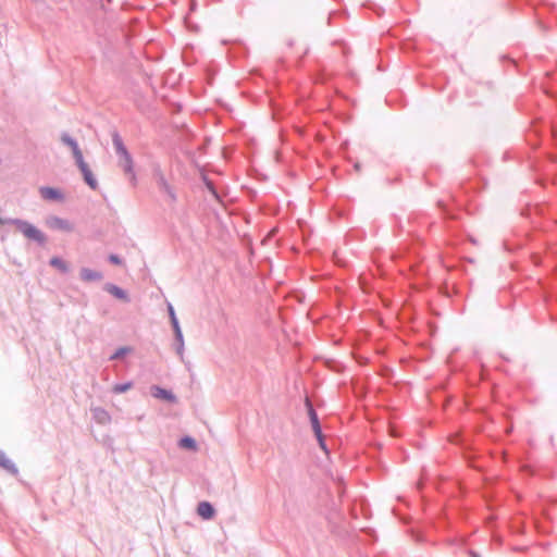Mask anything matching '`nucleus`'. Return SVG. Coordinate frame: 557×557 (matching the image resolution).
I'll use <instances>...</instances> for the list:
<instances>
[{
  "label": "nucleus",
  "mask_w": 557,
  "mask_h": 557,
  "mask_svg": "<svg viewBox=\"0 0 557 557\" xmlns=\"http://www.w3.org/2000/svg\"><path fill=\"white\" fill-rule=\"evenodd\" d=\"M61 140L71 148L75 162L83 174L85 183L91 189L96 190L98 188V182L95 178L89 165L86 163L77 141L70 137L67 134H63L61 136Z\"/></svg>",
  "instance_id": "f257e3e1"
},
{
  "label": "nucleus",
  "mask_w": 557,
  "mask_h": 557,
  "mask_svg": "<svg viewBox=\"0 0 557 557\" xmlns=\"http://www.w3.org/2000/svg\"><path fill=\"white\" fill-rule=\"evenodd\" d=\"M8 223L15 226L16 231L21 232L26 238L35 240L40 245H44L47 240L45 234L34 226L33 224L23 220H9Z\"/></svg>",
  "instance_id": "f03ea898"
},
{
  "label": "nucleus",
  "mask_w": 557,
  "mask_h": 557,
  "mask_svg": "<svg viewBox=\"0 0 557 557\" xmlns=\"http://www.w3.org/2000/svg\"><path fill=\"white\" fill-rule=\"evenodd\" d=\"M114 146L119 154V163L122 166L124 173L129 176L132 181H135V174L133 171V160L127 152L125 146L120 138H114Z\"/></svg>",
  "instance_id": "7ed1b4c3"
},
{
  "label": "nucleus",
  "mask_w": 557,
  "mask_h": 557,
  "mask_svg": "<svg viewBox=\"0 0 557 557\" xmlns=\"http://www.w3.org/2000/svg\"><path fill=\"white\" fill-rule=\"evenodd\" d=\"M47 225L50 228L60 230L64 232L72 231V225L69 221L58 218V216H51L47 220Z\"/></svg>",
  "instance_id": "20e7f679"
},
{
  "label": "nucleus",
  "mask_w": 557,
  "mask_h": 557,
  "mask_svg": "<svg viewBox=\"0 0 557 557\" xmlns=\"http://www.w3.org/2000/svg\"><path fill=\"white\" fill-rule=\"evenodd\" d=\"M197 513L202 518V519H211L213 516H214V508L212 507V505L208 502H201L199 503L198 507H197Z\"/></svg>",
  "instance_id": "39448f33"
},
{
  "label": "nucleus",
  "mask_w": 557,
  "mask_h": 557,
  "mask_svg": "<svg viewBox=\"0 0 557 557\" xmlns=\"http://www.w3.org/2000/svg\"><path fill=\"white\" fill-rule=\"evenodd\" d=\"M151 391H152V395L156 398H161V399H164V400H168L171 403H174L176 400L175 396L171 392H169L164 388H161L159 386H153Z\"/></svg>",
  "instance_id": "423d86ee"
},
{
  "label": "nucleus",
  "mask_w": 557,
  "mask_h": 557,
  "mask_svg": "<svg viewBox=\"0 0 557 557\" xmlns=\"http://www.w3.org/2000/svg\"><path fill=\"white\" fill-rule=\"evenodd\" d=\"M106 289H107V292H109L111 295H113L117 299H121V300H124V301L128 300L127 294L122 288H120L116 285L108 284L106 286Z\"/></svg>",
  "instance_id": "0eeeda50"
},
{
  "label": "nucleus",
  "mask_w": 557,
  "mask_h": 557,
  "mask_svg": "<svg viewBox=\"0 0 557 557\" xmlns=\"http://www.w3.org/2000/svg\"><path fill=\"white\" fill-rule=\"evenodd\" d=\"M81 277L84 281L90 282L101 280L102 275L97 271L85 268L81 270Z\"/></svg>",
  "instance_id": "6e6552de"
},
{
  "label": "nucleus",
  "mask_w": 557,
  "mask_h": 557,
  "mask_svg": "<svg viewBox=\"0 0 557 557\" xmlns=\"http://www.w3.org/2000/svg\"><path fill=\"white\" fill-rule=\"evenodd\" d=\"M169 313H170L172 325H173V327L175 330V333H176V337L178 338L180 342H183L182 331H181V327L178 325V321H177V318L175 315L174 309H173V307L171 305H169Z\"/></svg>",
  "instance_id": "1a4fd4ad"
},
{
  "label": "nucleus",
  "mask_w": 557,
  "mask_h": 557,
  "mask_svg": "<svg viewBox=\"0 0 557 557\" xmlns=\"http://www.w3.org/2000/svg\"><path fill=\"white\" fill-rule=\"evenodd\" d=\"M40 194L45 199L54 200L60 199L61 194L59 190L51 188V187H42L40 189Z\"/></svg>",
  "instance_id": "9d476101"
},
{
  "label": "nucleus",
  "mask_w": 557,
  "mask_h": 557,
  "mask_svg": "<svg viewBox=\"0 0 557 557\" xmlns=\"http://www.w3.org/2000/svg\"><path fill=\"white\" fill-rule=\"evenodd\" d=\"M310 417H311V422H312V426H313L314 433L318 436L321 446L324 448V445L322 443V434H321V429H320V424H319V421H318V417H317L315 412L312 409H310Z\"/></svg>",
  "instance_id": "9b49d317"
},
{
  "label": "nucleus",
  "mask_w": 557,
  "mask_h": 557,
  "mask_svg": "<svg viewBox=\"0 0 557 557\" xmlns=\"http://www.w3.org/2000/svg\"><path fill=\"white\" fill-rule=\"evenodd\" d=\"M50 264L63 273L69 271V267H67L66 262L58 257L51 258Z\"/></svg>",
  "instance_id": "f8f14e48"
},
{
  "label": "nucleus",
  "mask_w": 557,
  "mask_h": 557,
  "mask_svg": "<svg viewBox=\"0 0 557 557\" xmlns=\"http://www.w3.org/2000/svg\"><path fill=\"white\" fill-rule=\"evenodd\" d=\"M0 466L8 469V470H13L14 469V465L12 463V461L8 458L7 454L2 450H0Z\"/></svg>",
  "instance_id": "ddd939ff"
},
{
  "label": "nucleus",
  "mask_w": 557,
  "mask_h": 557,
  "mask_svg": "<svg viewBox=\"0 0 557 557\" xmlns=\"http://www.w3.org/2000/svg\"><path fill=\"white\" fill-rule=\"evenodd\" d=\"M181 447L187 449H196V442L191 437H184L180 442Z\"/></svg>",
  "instance_id": "4468645a"
},
{
  "label": "nucleus",
  "mask_w": 557,
  "mask_h": 557,
  "mask_svg": "<svg viewBox=\"0 0 557 557\" xmlns=\"http://www.w3.org/2000/svg\"><path fill=\"white\" fill-rule=\"evenodd\" d=\"M132 387V383H125V384H116L113 386L112 391L115 393V394H121V393H124L128 389H131Z\"/></svg>",
  "instance_id": "2eb2a0df"
},
{
  "label": "nucleus",
  "mask_w": 557,
  "mask_h": 557,
  "mask_svg": "<svg viewBox=\"0 0 557 557\" xmlns=\"http://www.w3.org/2000/svg\"><path fill=\"white\" fill-rule=\"evenodd\" d=\"M109 260H110L112 263L116 264V265L122 264L121 259H120L117 256H115V255H111V256L109 257Z\"/></svg>",
  "instance_id": "dca6fc26"
},
{
  "label": "nucleus",
  "mask_w": 557,
  "mask_h": 557,
  "mask_svg": "<svg viewBox=\"0 0 557 557\" xmlns=\"http://www.w3.org/2000/svg\"><path fill=\"white\" fill-rule=\"evenodd\" d=\"M119 356H122V352H117V354H115L114 358H115V357H119Z\"/></svg>",
  "instance_id": "f3484780"
},
{
  "label": "nucleus",
  "mask_w": 557,
  "mask_h": 557,
  "mask_svg": "<svg viewBox=\"0 0 557 557\" xmlns=\"http://www.w3.org/2000/svg\"><path fill=\"white\" fill-rule=\"evenodd\" d=\"M119 356H122V352H117V354H115L114 358H115V357H119Z\"/></svg>",
  "instance_id": "a211bd4d"
}]
</instances>
